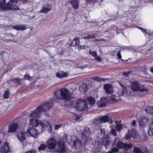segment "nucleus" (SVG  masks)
Returning <instances> with one entry per match:
<instances>
[{
  "mask_svg": "<svg viewBox=\"0 0 153 153\" xmlns=\"http://www.w3.org/2000/svg\"><path fill=\"white\" fill-rule=\"evenodd\" d=\"M53 104L51 102H47L42 104L34 111H32L31 114L29 115L28 117L31 118L40 117L42 112L48 110L52 106Z\"/></svg>",
  "mask_w": 153,
  "mask_h": 153,
  "instance_id": "nucleus-1",
  "label": "nucleus"
},
{
  "mask_svg": "<svg viewBox=\"0 0 153 153\" xmlns=\"http://www.w3.org/2000/svg\"><path fill=\"white\" fill-rule=\"evenodd\" d=\"M29 121L30 124L33 126L36 127L39 125H41L42 131L46 129H48V132H50L52 131L51 126L46 120H44L42 122L36 119L29 118Z\"/></svg>",
  "mask_w": 153,
  "mask_h": 153,
  "instance_id": "nucleus-2",
  "label": "nucleus"
},
{
  "mask_svg": "<svg viewBox=\"0 0 153 153\" xmlns=\"http://www.w3.org/2000/svg\"><path fill=\"white\" fill-rule=\"evenodd\" d=\"M101 135L103 138H97V141H96L95 146L98 147L99 146L103 145L105 146L106 148H107L111 143V138L107 137L105 131L104 129H101Z\"/></svg>",
  "mask_w": 153,
  "mask_h": 153,
  "instance_id": "nucleus-3",
  "label": "nucleus"
},
{
  "mask_svg": "<svg viewBox=\"0 0 153 153\" xmlns=\"http://www.w3.org/2000/svg\"><path fill=\"white\" fill-rule=\"evenodd\" d=\"M56 97L60 100H69L72 98V94L68 90L65 88H62L55 92Z\"/></svg>",
  "mask_w": 153,
  "mask_h": 153,
  "instance_id": "nucleus-4",
  "label": "nucleus"
},
{
  "mask_svg": "<svg viewBox=\"0 0 153 153\" xmlns=\"http://www.w3.org/2000/svg\"><path fill=\"white\" fill-rule=\"evenodd\" d=\"M67 136L65 135L60 141H58L54 151L59 153H65L67 150L65 143L67 140Z\"/></svg>",
  "mask_w": 153,
  "mask_h": 153,
  "instance_id": "nucleus-5",
  "label": "nucleus"
},
{
  "mask_svg": "<svg viewBox=\"0 0 153 153\" xmlns=\"http://www.w3.org/2000/svg\"><path fill=\"white\" fill-rule=\"evenodd\" d=\"M68 140H67L72 148L76 149H79L82 147V143L80 140L75 136H67Z\"/></svg>",
  "mask_w": 153,
  "mask_h": 153,
  "instance_id": "nucleus-6",
  "label": "nucleus"
},
{
  "mask_svg": "<svg viewBox=\"0 0 153 153\" xmlns=\"http://www.w3.org/2000/svg\"><path fill=\"white\" fill-rule=\"evenodd\" d=\"M119 84L120 85V87L118 90V96H116L115 95H112L111 97V99L112 100L115 102L120 100V96L121 95H124L126 94L127 90L126 86L125 85L122 84L120 82H119Z\"/></svg>",
  "mask_w": 153,
  "mask_h": 153,
  "instance_id": "nucleus-7",
  "label": "nucleus"
},
{
  "mask_svg": "<svg viewBox=\"0 0 153 153\" xmlns=\"http://www.w3.org/2000/svg\"><path fill=\"white\" fill-rule=\"evenodd\" d=\"M130 87L132 91L134 92H139L142 93L147 91V89L142 88L138 82L135 81L131 82Z\"/></svg>",
  "mask_w": 153,
  "mask_h": 153,
  "instance_id": "nucleus-8",
  "label": "nucleus"
},
{
  "mask_svg": "<svg viewBox=\"0 0 153 153\" xmlns=\"http://www.w3.org/2000/svg\"><path fill=\"white\" fill-rule=\"evenodd\" d=\"M18 0H10L8 3L6 5L5 10H15L18 9L19 8L17 6Z\"/></svg>",
  "mask_w": 153,
  "mask_h": 153,
  "instance_id": "nucleus-9",
  "label": "nucleus"
},
{
  "mask_svg": "<svg viewBox=\"0 0 153 153\" xmlns=\"http://www.w3.org/2000/svg\"><path fill=\"white\" fill-rule=\"evenodd\" d=\"M87 102L85 100L79 99L76 104V108L79 111H82L87 108Z\"/></svg>",
  "mask_w": 153,
  "mask_h": 153,
  "instance_id": "nucleus-10",
  "label": "nucleus"
},
{
  "mask_svg": "<svg viewBox=\"0 0 153 153\" xmlns=\"http://www.w3.org/2000/svg\"><path fill=\"white\" fill-rule=\"evenodd\" d=\"M57 143L58 141H57L54 138L51 137L46 141L47 146L49 149L54 150Z\"/></svg>",
  "mask_w": 153,
  "mask_h": 153,
  "instance_id": "nucleus-11",
  "label": "nucleus"
},
{
  "mask_svg": "<svg viewBox=\"0 0 153 153\" xmlns=\"http://www.w3.org/2000/svg\"><path fill=\"white\" fill-rule=\"evenodd\" d=\"M25 133L27 136H31L34 138H36L38 135L37 130L32 127H29Z\"/></svg>",
  "mask_w": 153,
  "mask_h": 153,
  "instance_id": "nucleus-12",
  "label": "nucleus"
},
{
  "mask_svg": "<svg viewBox=\"0 0 153 153\" xmlns=\"http://www.w3.org/2000/svg\"><path fill=\"white\" fill-rule=\"evenodd\" d=\"M139 125L142 127L145 126L149 122V119L146 117L142 116L138 119Z\"/></svg>",
  "mask_w": 153,
  "mask_h": 153,
  "instance_id": "nucleus-13",
  "label": "nucleus"
},
{
  "mask_svg": "<svg viewBox=\"0 0 153 153\" xmlns=\"http://www.w3.org/2000/svg\"><path fill=\"white\" fill-rule=\"evenodd\" d=\"M133 144H125L121 141L118 142L117 143V147L119 149L124 148L127 150L131 148L133 146Z\"/></svg>",
  "mask_w": 153,
  "mask_h": 153,
  "instance_id": "nucleus-14",
  "label": "nucleus"
},
{
  "mask_svg": "<svg viewBox=\"0 0 153 153\" xmlns=\"http://www.w3.org/2000/svg\"><path fill=\"white\" fill-rule=\"evenodd\" d=\"M133 152L134 153H148L147 149L145 146H142L141 148L134 147Z\"/></svg>",
  "mask_w": 153,
  "mask_h": 153,
  "instance_id": "nucleus-15",
  "label": "nucleus"
},
{
  "mask_svg": "<svg viewBox=\"0 0 153 153\" xmlns=\"http://www.w3.org/2000/svg\"><path fill=\"white\" fill-rule=\"evenodd\" d=\"M10 150L8 144L7 142H5L2 145L1 148V153H6L9 152Z\"/></svg>",
  "mask_w": 153,
  "mask_h": 153,
  "instance_id": "nucleus-16",
  "label": "nucleus"
},
{
  "mask_svg": "<svg viewBox=\"0 0 153 153\" xmlns=\"http://www.w3.org/2000/svg\"><path fill=\"white\" fill-rule=\"evenodd\" d=\"M18 128V125L17 123H12L9 126L8 132L9 133L15 132Z\"/></svg>",
  "mask_w": 153,
  "mask_h": 153,
  "instance_id": "nucleus-17",
  "label": "nucleus"
},
{
  "mask_svg": "<svg viewBox=\"0 0 153 153\" xmlns=\"http://www.w3.org/2000/svg\"><path fill=\"white\" fill-rule=\"evenodd\" d=\"M90 134L89 128L88 127L84 128V131L82 133L81 137L82 138L85 139L88 137Z\"/></svg>",
  "mask_w": 153,
  "mask_h": 153,
  "instance_id": "nucleus-18",
  "label": "nucleus"
},
{
  "mask_svg": "<svg viewBox=\"0 0 153 153\" xmlns=\"http://www.w3.org/2000/svg\"><path fill=\"white\" fill-rule=\"evenodd\" d=\"M104 89L105 92L109 94H111L113 91L112 86L109 84H105L104 85Z\"/></svg>",
  "mask_w": 153,
  "mask_h": 153,
  "instance_id": "nucleus-19",
  "label": "nucleus"
},
{
  "mask_svg": "<svg viewBox=\"0 0 153 153\" xmlns=\"http://www.w3.org/2000/svg\"><path fill=\"white\" fill-rule=\"evenodd\" d=\"M107 102L106 97L102 98L100 100L97 102V105L99 107H105Z\"/></svg>",
  "mask_w": 153,
  "mask_h": 153,
  "instance_id": "nucleus-20",
  "label": "nucleus"
},
{
  "mask_svg": "<svg viewBox=\"0 0 153 153\" xmlns=\"http://www.w3.org/2000/svg\"><path fill=\"white\" fill-rule=\"evenodd\" d=\"M68 2L72 6L74 9H78L79 7V2L78 0H71Z\"/></svg>",
  "mask_w": 153,
  "mask_h": 153,
  "instance_id": "nucleus-21",
  "label": "nucleus"
},
{
  "mask_svg": "<svg viewBox=\"0 0 153 153\" xmlns=\"http://www.w3.org/2000/svg\"><path fill=\"white\" fill-rule=\"evenodd\" d=\"M51 10V7H49V4H46L44 5L41 10L39 11L40 13H47L49 11Z\"/></svg>",
  "mask_w": 153,
  "mask_h": 153,
  "instance_id": "nucleus-22",
  "label": "nucleus"
},
{
  "mask_svg": "<svg viewBox=\"0 0 153 153\" xmlns=\"http://www.w3.org/2000/svg\"><path fill=\"white\" fill-rule=\"evenodd\" d=\"M68 73L63 71L58 72L56 74V77L60 78L67 77L68 76Z\"/></svg>",
  "mask_w": 153,
  "mask_h": 153,
  "instance_id": "nucleus-23",
  "label": "nucleus"
},
{
  "mask_svg": "<svg viewBox=\"0 0 153 153\" xmlns=\"http://www.w3.org/2000/svg\"><path fill=\"white\" fill-rule=\"evenodd\" d=\"M17 137L18 139L21 141H23L26 138L25 133L23 131L19 132Z\"/></svg>",
  "mask_w": 153,
  "mask_h": 153,
  "instance_id": "nucleus-24",
  "label": "nucleus"
},
{
  "mask_svg": "<svg viewBox=\"0 0 153 153\" xmlns=\"http://www.w3.org/2000/svg\"><path fill=\"white\" fill-rule=\"evenodd\" d=\"M132 135L133 138L135 139L137 141H140L141 140L139 135L137 133L136 130H133L132 131Z\"/></svg>",
  "mask_w": 153,
  "mask_h": 153,
  "instance_id": "nucleus-25",
  "label": "nucleus"
},
{
  "mask_svg": "<svg viewBox=\"0 0 153 153\" xmlns=\"http://www.w3.org/2000/svg\"><path fill=\"white\" fill-rule=\"evenodd\" d=\"M13 27L14 29L19 30H23L26 29V26L25 25H22L15 26Z\"/></svg>",
  "mask_w": 153,
  "mask_h": 153,
  "instance_id": "nucleus-26",
  "label": "nucleus"
},
{
  "mask_svg": "<svg viewBox=\"0 0 153 153\" xmlns=\"http://www.w3.org/2000/svg\"><path fill=\"white\" fill-rule=\"evenodd\" d=\"M79 89L82 93H84L87 91V86L85 84H83L79 87Z\"/></svg>",
  "mask_w": 153,
  "mask_h": 153,
  "instance_id": "nucleus-27",
  "label": "nucleus"
},
{
  "mask_svg": "<svg viewBox=\"0 0 153 153\" xmlns=\"http://www.w3.org/2000/svg\"><path fill=\"white\" fill-rule=\"evenodd\" d=\"M143 32L145 35L146 34L150 36H153V32L152 30H144L141 28H139Z\"/></svg>",
  "mask_w": 153,
  "mask_h": 153,
  "instance_id": "nucleus-28",
  "label": "nucleus"
},
{
  "mask_svg": "<svg viewBox=\"0 0 153 153\" xmlns=\"http://www.w3.org/2000/svg\"><path fill=\"white\" fill-rule=\"evenodd\" d=\"M79 42V38H75L73 40L71 45L72 46H78Z\"/></svg>",
  "mask_w": 153,
  "mask_h": 153,
  "instance_id": "nucleus-29",
  "label": "nucleus"
},
{
  "mask_svg": "<svg viewBox=\"0 0 153 153\" xmlns=\"http://www.w3.org/2000/svg\"><path fill=\"white\" fill-rule=\"evenodd\" d=\"M5 0H0V9L5 10V8L6 7V5L5 4Z\"/></svg>",
  "mask_w": 153,
  "mask_h": 153,
  "instance_id": "nucleus-30",
  "label": "nucleus"
},
{
  "mask_svg": "<svg viewBox=\"0 0 153 153\" xmlns=\"http://www.w3.org/2000/svg\"><path fill=\"white\" fill-rule=\"evenodd\" d=\"M87 100L90 104L91 105H94L96 102L95 98L92 97H88Z\"/></svg>",
  "mask_w": 153,
  "mask_h": 153,
  "instance_id": "nucleus-31",
  "label": "nucleus"
},
{
  "mask_svg": "<svg viewBox=\"0 0 153 153\" xmlns=\"http://www.w3.org/2000/svg\"><path fill=\"white\" fill-rule=\"evenodd\" d=\"M101 122L102 123H105L108 122L109 120V118L107 116H105L102 117H100Z\"/></svg>",
  "mask_w": 153,
  "mask_h": 153,
  "instance_id": "nucleus-32",
  "label": "nucleus"
},
{
  "mask_svg": "<svg viewBox=\"0 0 153 153\" xmlns=\"http://www.w3.org/2000/svg\"><path fill=\"white\" fill-rule=\"evenodd\" d=\"M145 111L147 113L152 114L153 113V107L148 106L146 108Z\"/></svg>",
  "mask_w": 153,
  "mask_h": 153,
  "instance_id": "nucleus-33",
  "label": "nucleus"
},
{
  "mask_svg": "<svg viewBox=\"0 0 153 153\" xmlns=\"http://www.w3.org/2000/svg\"><path fill=\"white\" fill-rule=\"evenodd\" d=\"M93 122L94 124L96 125H97L101 123H102V122H101V120L100 117L97 118L96 119H95Z\"/></svg>",
  "mask_w": 153,
  "mask_h": 153,
  "instance_id": "nucleus-34",
  "label": "nucleus"
},
{
  "mask_svg": "<svg viewBox=\"0 0 153 153\" xmlns=\"http://www.w3.org/2000/svg\"><path fill=\"white\" fill-rule=\"evenodd\" d=\"M150 130L149 131V134L150 135H153V119L152 123L149 126Z\"/></svg>",
  "mask_w": 153,
  "mask_h": 153,
  "instance_id": "nucleus-35",
  "label": "nucleus"
},
{
  "mask_svg": "<svg viewBox=\"0 0 153 153\" xmlns=\"http://www.w3.org/2000/svg\"><path fill=\"white\" fill-rule=\"evenodd\" d=\"M119 151L118 149L117 148H113L110 150L105 153H114V152H118Z\"/></svg>",
  "mask_w": 153,
  "mask_h": 153,
  "instance_id": "nucleus-36",
  "label": "nucleus"
},
{
  "mask_svg": "<svg viewBox=\"0 0 153 153\" xmlns=\"http://www.w3.org/2000/svg\"><path fill=\"white\" fill-rule=\"evenodd\" d=\"M131 132L129 130L128 133L126 134L125 137V138L126 140H129L131 138L130 135Z\"/></svg>",
  "mask_w": 153,
  "mask_h": 153,
  "instance_id": "nucleus-37",
  "label": "nucleus"
},
{
  "mask_svg": "<svg viewBox=\"0 0 153 153\" xmlns=\"http://www.w3.org/2000/svg\"><path fill=\"white\" fill-rule=\"evenodd\" d=\"M47 145L42 144L38 148V150L39 151L43 150L45 149Z\"/></svg>",
  "mask_w": 153,
  "mask_h": 153,
  "instance_id": "nucleus-38",
  "label": "nucleus"
},
{
  "mask_svg": "<svg viewBox=\"0 0 153 153\" xmlns=\"http://www.w3.org/2000/svg\"><path fill=\"white\" fill-rule=\"evenodd\" d=\"M9 94V91L8 90L6 91L4 94L3 96V97L7 99L8 98Z\"/></svg>",
  "mask_w": 153,
  "mask_h": 153,
  "instance_id": "nucleus-39",
  "label": "nucleus"
},
{
  "mask_svg": "<svg viewBox=\"0 0 153 153\" xmlns=\"http://www.w3.org/2000/svg\"><path fill=\"white\" fill-rule=\"evenodd\" d=\"M115 128L117 131H120L122 128V126L121 124H117Z\"/></svg>",
  "mask_w": 153,
  "mask_h": 153,
  "instance_id": "nucleus-40",
  "label": "nucleus"
},
{
  "mask_svg": "<svg viewBox=\"0 0 153 153\" xmlns=\"http://www.w3.org/2000/svg\"><path fill=\"white\" fill-rule=\"evenodd\" d=\"M93 79L94 80L98 81H104L103 79H102L101 78H100L97 76L94 77L93 78Z\"/></svg>",
  "mask_w": 153,
  "mask_h": 153,
  "instance_id": "nucleus-41",
  "label": "nucleus"
},
{
  "mask_svg": "<svg viewBox=\"0 0 153 153\" xmlns=\"http://www.w3.org/2000/svg\"><path fill=\"white\" fill-rule=\"evenodd\" d=\"M22 80V79L19 78H15L13 79L14 82L18 84H20Z\"/></svg>",
  "mask_w": 153,
  "mask_h": 153,
  "instance_id": "nucleus-42",
  "label": "nucleus"
},
{
  "mask_svg": "<svg viewBox=\"0 0 153 153\" xmlns=\"http://www.w3.org/2000/svg\"><path fill=\"white\" fill-rule=\"evenodd\" d=\"M98 0H85L86 2L88 4L94 3Z\"/></svg>",
  "mask_w": 153,
  "mask_h": 153,
  "instance_id": "nucleus-43",
  "label": "nucleus"
},
{
  "mask_svg": "<svg viewBox=\"0 0 153 153\" xmlns=\"http://www.w3.org/2000/svg\"><path fill=\"white\" fill-rule=\"evenodd\" d=\"M89 53L90 54L92 55L94 57L97 55V53L95 51H89Z\"/></svg>",
  "mask_w": 153,
  "mask_h": 153,
  "instance_id": "nucleus-44",
  "label": "nucleus"
},
{
  "mask_svg": "<svg viewBox=\"0 0 153 153\" xmlns=\"http://www.w3.org/2000/svg\"><path fill=\"white\" fill-rule=\"evenodd\" d=\"M31 79V77L28 75H25L24 78V79H27L30 80Z\"/></svg>",
  "mask_w": 153,
  "mask_h": 153,
  "instance_id": "nucleus-45",
  "label": "nucleus"
},
{
  "mask_svg": "<svg viewBox=\"0 0 153 153\" xmlns=\"http://www.w3.org/2000/svg\"><path fill=\"white\" fill-rule=\"evenodd\" d=\"M111 133L113 134L114 136H115L117 134V133L116 130L114 129H113L111 130Z\"/></svg>",
  "mask_w": 153,
  "mask_h": 153,
  "instance_id": "nucleus-46",
  "label": "nucleus"
},
{
  "mask_svg": "<svg viewBox=\"0 0 153 153\" xmlns=\"http://www.w3.org/2000/svg\"><path fill=\"white\" fill-rule=\"evenodd\" d=\"M93 37H94V36L93 35H89L88 36H86L85 37H82V38L88 39H89L90 38H91Z\"/></svg>",
  "mask_w": 153,
  "mask_h": 153,
  "instance_id": "nucleus-47",
  "label": "nucleus"
},
{
  "mask_svg": "<svg viewBox=\"0 0 153 153\" xmlns=\"http://www.w3.org/2000/svg\"><path fill=\"white\" fill-rule=\"evenodd\" d=\"M36 150L34 149H31L25 153H35Z\"/></svg>",
  "mask_w": 153,
  "mask_h": 153,
  "instance_id": "nucleus-48",
  "label": "nucleus"
},
{
  "mask_svg": "<svg viewBox=\"0 0 153 153\" xmlns=\"http://www.w3.org/2000/svg\"><path fill=\"white\" fill-rule=\"evenodd\" d=\"M94 58L98 61H100L101 60V59L100 57V56H97V55L96 56L94 57Z\"/></svg>",
  "mask_w": 153,
  "mask_h": 153,
  "instance_id": "nucleus-49",
  "label": "nucleus"
},
{
  "mask_svg": "<svg viewBox=\"0 0 153 153\" xmlns=\"http://www.w3.org/2000/svg\"><path fill=\"white\" fill-rule=\"evenodd\" d=\"M62 125L61 124H59V125H56L55 126V129H57L60 128L61 126Z\"/></svg>",
  "mask_w": 153,
  "mask_h": 153,
  "instance_id": "nucleus-50",
  "label": "nucleus"
},
{
  "mask_svg": "<svg viewBox=\"0 0 153 153\" xmlns=\"http://www.w3.org/2000/svg\"><path fill=\"white\" fill-rule=\"evenodd\" d=\"M117 56L118 58L119 59H120L121 58V55L120 52L119 51V52L117 53Z\"/></svg>",
  "mask_w": 153,
  "mask_h": 153,
  "instance_id": "nucleus-51",
  "label": "nucleus"
},
{
  "mask_svg": "<svg viewBox=\"0 0 153 153\" xmlns=\"http://www.w3.org/2000/svg\"><path fill=\"white\" fill-rule=\"evenodd\" d=\"M77 47L79 49H84L85 47L84 46H80L79 45L77 46Z\"/></svg>",
  "mask_w": 153,
  "mask_h": 153,
  "instance_id": "nucleus-52",
  "label": "nucleus"
},
{
  "mask_svg": "<svg viewBox=\"0 0 153 153\" xmlns=\"http://www.w3.org/2000/svg\"><path fill=\"white\" fill-rule=\"evenodd\" d=\"M74 117L76 120H78L79 119V117L76 114L74 115Z\"/></svg>",
  "mask_w": 153,
  "mask_h": 153,
  "instance_id": "nucleus-53",
  "label": "nucleus"
},
{
  "mask_svg": "<svg viewBox=\"0 0 153 153\" xmlns=\"http://www.w3.org/2000/svg\"><path fill=\"white\" fill-rule=\"evenodd\" d=\"M136 124V121L133 120L131 123V125L132 126H135Z\"/></svg>",
  "mask_w": 153,
  "mask_h": 153,
  "instance_id": "nucleus-54",
  "label": "nucleus"
},
{
  "mask_svg": "<svg viewBox=\"0 0 153 153\" xmlns=\"http://www.w3.org/2000/svg\"><path fill=\"white\" fill-rule=\"evenodd\" d=\"M150 71L151 72L153 73V67H151L150 68Z\"/></svg>",
  "mask_w": 153,
  "mask_h": 153,
  "instance_id": "nucleus-55",
  "label": "nucleus"
},
{
  "mask_svg": "<svg viewBox=\"0 0 153 153\" xmlns=\"http://www.w3.org/2000/svg\"><path fill=\"white\" fill-rule=\"evenodd\" d=\"M128 73H125V72H124V75L125 76H128Z\"/></svg>",
  "mask_w": 153,
  "mask_h": 153,
  "instance_id": "nucleus-56",
  "label": "nucleus"
},
{
  "mask_svg": "<svg viewBox=\"0 0 153 153\" xmlns=\"http://www.w3.org/2000/svg\"><path fill=\"white\" fill-rule=\"evenodd\" d=\"M125 153H131L129 152H126Z\"/></svg>",
  "mask_w": 153,
  "mask_h": 153,
  "instance_id": "nucleus-57",
  "label": "nucleus"
},
{
  "mask_svg": "<svg viewBox=\"0 0 153 153\" xmlns=\"http://www.w3.org/2000/svg\"><path fill=\"white\" fill-rule=\"evenodd\" d=\"M115 122L116 123H117V121H115Z\"/></svg>",
  "mask_w": 153,
  "mask_h": 153,
  "instance_id": "nucleus-58",
  "label": "nucleus"
},
{
  "mask_svg": "<svg viewBox=\"0 0 153 153\" xmlns=\"http://www.w3.org/2000/svg\"><path fill=\"white\" fill-rule=\"evenodd\" d=\"M99 40H98V39L97 40V41H99Z\"/></svg>",
  "mask_w": 153,
  "mask_h": 153,
  "instance_id": "nucleus-59",
  "label": "nucleus"
}]
</instances>
